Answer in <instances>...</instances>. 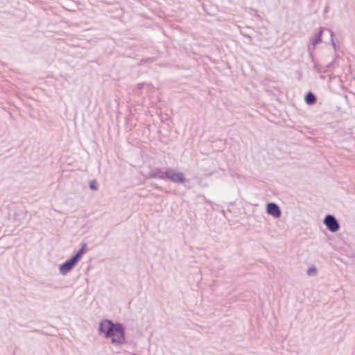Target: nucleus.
<instances>
[{
  "instance_id": "423d86ee",
  "label": "nucleus",
  "mask_w": 355,
  "mask_h": 355,
  "mask_svg": "<svg viewBox=\"0 0 355 355\" xmlns=\"http://www.w3.org/2000/svg\"><path fill=\"white\" fill-rule=\"evenodd\" d=\"M167 175H168V168L166 169L165 171H164L160 168H153L150 172L148 175V178H154V179H160V180H167Z\"/></svg>"
},
{
  "instance_id": "39448f33",
  "label": "nucleus",
  "mask_w": 355,
  "mask_h": 355,
  "mask_svg": "<svg viewBox=\"0 0 355 355\" xmlns=\"http://www.w3.org/2000/svg\"><path fill=\"white\" fill-rule=\"evenodd\" d=\"M78 261L73 257H71L69 259L60 265V272L63 275H67L75 267Z\"/></svg>"
},
{
  "instance_id": "f257e3e1",
  "label": "nucleus",
  "mask_w": 355,
  "mask_h": 355,
  "mask_svg": "<svg viewBox=\"0 0 355 355\" xmlns=\"http://www.w3.org/2000/svg\"><path fill=\"white\" fill-rule=\"evenodd\" d=\"M98 331L105 338H111L113 345H119L125 342V328L120 322H114L108 319L103 320L99 324Z\"/></svg>"
},
{
  "instance_id": "f8f14e48",
  "label": "nucleus",
  "mask_w": 355,
  "mask_h": 355,
  "mask_svg": "<svg viewBox=\"0 0 355 355\" xmlns=\"http://www.w3.org/2000/svg\"><path fill=\"white\" fill-rule=\"evenodd\" d=\"M327 31L329 32V33L330 35L331 40V45L334 47V50L336 51V44L334 42V39H333L334 33L331 29L327 28Z\"/></svg>"
},
{
  "instance_id": "9d476101",
  "label": "nucleus",
  "mask_w": 355,
  "mask_h": 355,
  "mask_svg": "<svg viewBox=\"0 0 355 355\" xmlns=\"http://www.w3.org/2000/svg\"><path fill=\"white\" fill-rule=\"evenodd\" d=\"M318 269L315 266H311L308 268L307 270V275L310 277L314 276L317 274Z\"/></svg>"
},
{
  "instance_id": "f03ea898",
  "label": "nucleus",
  "mask_w": 355,
  "mask_h": 355,
  "mask_svg": "<svg viewBox=\"0 0 355 355\" xmlns=\"http://www.w3.org/2000/svg\"><path fill=\"white\" fill-rule=\"evenodd\" d=\"M323 223L327 229L333 233L338 232L340 230V224L336 217L332 214H327L323 219Z\"/></svg>"
},
{
  "instance_id": "0eeeda50",
  "label": "nucleus",
  "mask_w": 355,
  "mask_h": 355,
  "mask_svg": "<svg viewBox=\"0 0 355 355\" xmlns=\"http://www.w3.org/2000/svg\"><path fill=\"white\" fill-rule=\"evenodd\" d=\"M266 212L268 214L272 216L275 218L280 217L282 214L279 207L275 202H268L267 204Z\"/></svg>"
},
{
  "instance_id": "1a4fd4ad",
  "label": "nucleus",
  "mask_w": 355,
  "mask_h": 355,
  "mask_svg": "<svg viewBox=\"0 0 355 355\" xmlns=\"http://www.w3.org/2000/svg\"><path fill=\"white\" fill-rule=\"evenodd\" d=\"M304 101L307 105H311L316 102L317 98L313 92H308L304 96Z\"/></svg>"
},
{
  "instance_id": "4468645a",
  "label": "nucleus",
  "mask_w": 355,
  "mask_h": 355,
  "mask_svg": "<svg viewBox=\"0 0 355 355\" xmlns=\"http://www.w3.org/2000/svg\"><path fill=\"white\" fill-rule=\"evenodd\" d=\"M153 186L154 187V188L155 189H157V190L161 191H164V189L162 187H160V186H159V185H157L156 184H153Z\"/></svg>"
},
{
  "instance_id": "7ed1b4c3",
  "label": "nucleus",
  "mask_w": 355,
  "mask_h": 355,
  "mask_svg": "<svg viewBox=\"0 0 355 355\" xmlns=\"http://www.w3.org/2000/svg\"><path fill=\"white\" fill-rule=\"evenodd\" d=\"M326 30L327 28H324L323 27H320L318 33H315L311 39H310V43L311 45H309L308 46V51L309 52L310 56L311 58H313V51L315 49V46L322 42V35L323 31Z\"/></svg>"
},
{
  "instance_id": "20e7f679",
  "label": "nucleus",
  "mask_w": 355,
  "mask_h": 355,
  "mask_svg": "<svg viewBox=\"0 0 355 355\" xmlns=\"http://www.w3.org/2000/svg\"><path fill=\"white\" fill-rule=\"evenodd\" d=\"M167 180L174 183H184L186 178L183 173L177 171L173 168H168Z\"/></svg>"
},
{
  "instance_id": "ddd939ff",
  "label": "nucleus",
  "mask_w": 355,
  "mask_h": 355,
  "mask_svg": "<svg viewBox=\"0 0 355 355\" xmlns=\"http://www.w3.org/2000/svg\"><path fill=\"white\" fill-rule=\"evenodd\" d=\"M314 69L317 71V72L318 73H322V72H324V71H322L321 69H320V66L318 64V63H315L314 64Z\"/></svg>"
},
{
  "instance_id": "6e6552de",
  "label": "nucleus",
  "mask_w": 355,
  "mask_h": 355,
  "mask_svg": "<svg viewBox=\"0 0 355 355\" xmlns=\"http://www.w3.org/2000/svg\"><path fill=\"white\" fill-rule=\"evenodd\" d=\"M86 249H87V243H82L80 248L72 257L78 262L80 260V259L82 258L83 254L85 252Z\"/></svg>"
},
{
  "instance_id": "9b49d317",
  "label": "nucleus",
  "mask_w": 355,
  "mask_h": 355,
  "mask_svg": "<svg viewBox=\"0 0 355 355\" xmlns=\"http://www.w3.org/2000/svg\"><path fill=\"white\" fill-rule=\"evenodd\" d=\"M89 188L93 191H96L98 189V183L96 180H93L89 182Z\"/></svg>"
}]
</instances>
